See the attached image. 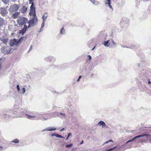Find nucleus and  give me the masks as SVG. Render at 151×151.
<instances>
[{"mask_svg": "<svg viewBox=\"0 0 151 151\" xmlns=\"http://www.w3.org/2000/svg\"><path fill=\"white\" fill-rule=\"evenodd\" d=\"M26 115L27 116V118L28 119L32 120H38L41 119L42 117H43V119H42V121L47 120V119H49L48 117L46 118L44 117L43 116V114L41 113H37L34 116H33L28 115L27 114H26Z\"/></svg>", "mask_w": 151, "mask_h": 151, "instance_id": "f257e3e1", "label": "nucleus"}, {"mask_svg": "<svg viewBox=\"0 0 151 151\" xmlns=\"http://www.w3.org/2000/svg\"><path fill=\"white\" fill-rule=\"evenodd\" d=\"M29 14L30 16H32L33 17L32 19L30 18L29 21H28L27 23H29L32 24V26H34L37 21L35 11V12H33L32 11H30Z\"/></svg>", "mask_w": 151, "mask_h": 151, "instance_id": "f03ea898", "label": "nucleus"}, {"mask_svg": "<svg viewBox=\"0 0 151 151\" xmlns=\"http://www.w3.org/2000/svg\"><path fill=\"white\" fill-rule=\"evenodd\" d=\"M28 21V19L27 18L24 17H20L19 19L17 20V22L18 24L20 25H23L26 24V23Z\"/></svg>", "mask_w": 151, "mask_h": 151, "instance_id": "7ed1b4c3", "label": "nucleus"}, {"mask_svg": "<svg viewBox=\"0 0 151 151\" xmlns=\"http://www.w3.org/2000/svg\"><path fill=\"white\" fill-rule=\"evenodd\" d=\"M19 9V6L16 4H14L10 6L9 10V12H12L17 11Z\"/></svg>", "mask_w": 151, "mask_h": 151, "instance_id": "20e7f679", "label": "nucleus"}, {"mask_svg": "<svg viewBox=\"0 0 151 151\" xmlns=\"http://www.w3.org/2000/svg\"><path fill=\"white\" fill-rule=\"evenodd\" d=\"M107 37V34L104 31L101 32L98 36L99 38L102 40H106V38Z\"/></svg>", "mask_w": 151, "mask_h": 151, "instance_id": "39448f33", "label": "nucleus"}, {"mask_svg": "<svg viewBox=\"0 0 151 151\" xmlns=\"http://www.w3.org/2000/svg\"><path fill=\"white\" fill-rule=\"evenodd\" d=\"M0 14L2 16H6V15L8 14V12L7 9L4 7H0Z\"/></svg>", "mask_w": 151, "mask_h": 151, "instance_id": "423d86ee", "label": "nucleus"}, {"mask_svg": "<svg viewBox=\"0 0 151 151\" xmlns=\"http://www.w3.org/2000/svg\"><path fill=\"white\" fill-rule=\"evenodd\" d=\"M9 47H2L1 49V52L4 54H8L9 52Z\"/></svg>", "mask_w": 151, "mask_h": 151, "instance_id": "0eeeda50", "label": "nucleus"}, {"mask_svg": "<svg viewBox=\"0 0 151 151\" xmlns=\"http://www.w3.org/2000/svg\"><path fill=\"white\" fill-rule=\"evenodd\" d=\"M44 60L47 62L54 61L55 60V58L52 56H49L46 57Z\"/></svg>", "mask_w": 151, "mask_h": 151, "instance_id": "6e6552de", "label": "nucleus"}, {"mask_svg": "<svg viewBox=\"0 0 151 151\" xmlns=\"http://www.w3.org/2000/svg\"><path fill=\"white\" fill-rule=\"evenodd\" d=\"M151 135L148 134H140L137 136H136L134 137L133 138H132V139L133 141L135 140L137 138H140L144 137H147V136H150Z\"/></svg>", "mask_w": 151, "mask_h": 151, "instance_id": "1a4fd4ad", "label": "nucleus"}, {"mask_svg": "<svg viewBox=\"0 0 151 151\" xmlns=\"http://www.w3.org/2000/svg\"><path fill=\"white\" fill-rule=\"evenodd\" d=\"M27 27L26 24H24V27L22 29L19 31V33L22 34V35H23L27 31Z\"/></svg>", "mask_w": 151, "mask_h": 151, "instance_id": "9d476101", "label": "nucleus"}, {"mask_svg": "<svg viewBox=\"0 0 151 151\" xmlns=\"http://www.w3.org/2000/svg\"><path fill=\"white\" fill-rule=\"evenodd\" d=\"M33 1V0H29V4H31L30 7V11H32L33 12H35V8L34 6Z\"/></svg>", "mask_w": 151, "mask_h": 151, "instance_id": "9b49d317", "label": "nucleus"}, {"mask_svg": "<svg viewBox=\"0 0 151 151\" xmlns=\"http://www.w3.org/2000/svg\"><path fill=\"white\" fill-rule=\"evenodd\" d=\"M26 40V37H21L18 41L17 40V46H18L23 41Z\"/></svg>", "mask_w": 151, "mask_h": 151, "instance_id": "f8f14e48", "label": "nucleus"}, {"mask_svg": "<svg viewBox=\"0 0 151 151\" xmlns=\"http://www.w3.org/2000/svg\"><path fill=\"white\" fill-rule=\"evenodd\" d=\"M56 129V128L54 127H49L44 129L42 130V132H44L45 131H52L55 130Z\"/></svg>", "mask_w": 151, "mask_h": 151, "instance_id": "ddd939ff", "label": "nucleus"}, {"mask_svg": "<svg viewBox=\"0 0 151 151\" xmlns=\"http://www.w3.org/2000/svg\"><path fill=\"white\" fill-rule=\"evenodd\" d=\"M17 40L14 39L10 41V46L11 47H13L14 45H15L17 46Z\"/></svg>", "mask_w": 151, "mask_h": 151, "instance_id": "4468645a", "label": "nucleus"}, {"mask_svg": "<svg viewBox=\"0 0 151 151\" xmlns=\"http://www.w3.org/2000/svg\"><path fill=\"white\" fill-rule=\"evenodd\" d=\"M27 10V8L25 6H23L19 9V11L22 13H25Z\"/></svg>", "mask_w": 151, "mask_h": 151, "instance_id": "2eb2a0df", "label": "nucleus"}, {"mask_svg": "<svg viewBox=\"0 0 151 151\" xmlns=\"http://www.w3.org/2000/svg\"><path fill=\"white\" fill-rule=\"evenodd\" d=\"M20 15V12H16L12 14V17L13 19H15L18 18Z\"/></svg>", "mask_w": 151, "mask_h": 151, "instance_id": "dca6fc26", "label": "nucleus"}, {"mask_svg": "<svg viewBox=\"0 0 151 151\" xmlns=\"http://www.w3.org/2000/svg\"><path fill=\"white\" fill-rule=\"evenodd\" d=\"M55 115L53 116V117H55L56 116H60V115H62V116L61 117L63 116L64 117H66V115L65 114H63L61 113H55Z\"/></svg>", "mask_w": 151, "mask_h": 151, "instance_id": "f3484780", "label": "nucleus"}, {"mask_svg": "<svg viewBox=\"0 0 151 151\" xmlns=\"http://www.w3.org/2000/svg\"><path fill=\"white\" fill-rule=\"evenodd\" d=\"M48 17L47 14V12L45 13L43 15L42 17V21H45Z\"/></svg>", "mask_w": 151, "mask_h": 151, "instance_id": "a211bd4d", "label": "nucleus"}, {"mask_svg": "<svg viewBox=\"0 0 151 151\" xmlns=\"http://www.w3.org/2000/svg\"><path fill=\"white\" fill-rule=\"evenodd\" d=\"M109 40L105 41L104 42V43L103 44L106 47H109V46L110 43H111V42H109Z\"/></svg>", "mask_w": 151, "mask_h": 151, "instance_id": "6ab92c4d", "label": "nucleus"}, {"mask_svg": "<svg viewBox=\"0 0 151 151\" xmlns=\"http://www.w3.org/2000/svg\"><path fill=\"white\" fill-rule=\"evenodd\" d=\"M60 34L61 35H65V30L63 27L61 28L60 32Z\"/></svg>", "mask_w": 151, "mask_h": 151, "instance_id": "aec40b11", "label": "nucleus"}, {"mask_svg": "<svg viewBox=\"0 0 151 151\" xmlns=\"http://www.w3.org/2000/svg\"><path fill=\"white\" fill-rule=\"evenodd\" d=\"M98 124L101 125L103 127H105L106 125V124L104 122L101 121L99 122Z\"/></svg>", "mask_w": 151, "mask_h": 151, "instance_id": "412c9836", "label": "nucleus"}, {"mask_svg": "<svg viewBox=\"0 0 151 151\" xmlns=\"http://www.w3.org/2000/svg\"><path fill=\"white\" fill-rule=\"evenodd\" d=\"M4 20L2 18L0 17V27L4 24Z\"/></svg>", "mask_w": 151, "mask_h": 151, "instance_id": "4be33fe9", "label": "nucleus"}, {"mask_svg": "<svg viewBox=\"0 0 151 151\" xmlns=\"http://www.w3.org/2000/svg\"><path fill=\"white\" fill-rule=\"evenodd\" d=\"M122 47H126V48H132V49H134L136 48L135 46L134 45H132L130 47H127L126 46H124V47H123V46H122Z\"/></svg>", "mask_w": 151, "mask_h": 151, "instance_id": "5701e85b", "label": "nucleus"}, {"mask_svg": "<svg viewBox=\"0 0 151 151\" xmlns=\"http://www.w3.org/2000/svg\"><path fill=\"white\" fill-rule=\"evenodd\" d=\"M26 111L25 110H24L20 112V113L22 114V116H20L21 117H23L24 116V114L26 115V114H27L26 113Z\"/></svg>", "mask_w": 151, "mask_h": 151, "instance_id": "b1692460", "label": "nucleus"}, {"mask_svg": "<svg viewBox=\"0 0 151 151\" xmlns=\"http://www.w3.org/2000/svg\"><path fill=\"white\" fill-rule=\"evenodd\" d=\"M105 4H107L108 6L110 8H111V9L112 10V11L113 10V9L112 8V7L111 6L110 4H111V2H108V3L105 2Z\"/></svg>", "mask_w": 151, "mask_h": 151, "instance_id": "393cba45", "label": "nucleus"}, {"mask_svg": "<svg viewBox=\"0 0 151 151\" xmlns=\"http://www.w3.org/2000/svg\"><path fill=\"white\" fill-rule=\"evenodd\" d=\"M110 42H111L110 43L112 44V46H115L116 45V44L115 43V42L113 40L111 39L110 41Z\"/></svg>", "mask_w": 151, "mask_h": 151, "instance_id": "a878e982", "label": "nucleus"}, {"mask_svg": "<svg viewBox=\"0 0 151 151\" xmlns=\"http://www.w3.org/2000/svg\"><path fill=\"white\" fill-rule=\"evenodd\" d=\"M10 0H2L3 2L5 4H7L9 1Z\"/></svg>", "mask_w": 151, "mask_h": 151, "instance_id": "bb28decb", "label": "nucleus"}, {"mask_svg": "<svg viewBox=\"0 0 151 151\" xmlns=\"http://www.w3.org/2000/svg\"><path fill=\"white\" fill-rule=\"evenodd\" d=\"M11 142H13L15 143H18L19 142V140L18 139H16L13 140Z\"/></svg>", "mask_w": 151, "mask_h": 151, "instance_id": "cd10ccee", "label": "nucleus"}, {"mask_svg": "<svg viewBox=\"0 0 151 151\" xmlns=\"http://www.w3.org/2000/svg\"><path fill=\"white\" fill-rule=\"evenodd\" d=\"M116 147H117V146H115L114 147H113V148H111L107 150H106V151H110L113 150L115 149V148H116Z\"/></svg>", "mask_w": 151, "mask_h": 151, "instance_id": "c85d7f7f", "label": "nucleus"}, {"mask_svg": "<svg viewBox=\"0 0 151 151\" xmlns=\"http://www.w3.org/2000/svg\"><path fill=\"white\" fill-rule=\"evenodd\" d=\"M55 136L56 137H59V138H64L61 135H59L58 134H56Z\"/></svg>", "mask_w": 151, "mask_h": 151, "instance_id": "c756f323", "label": "nucleus"}, {"mask_svg": "<svg viewBox=\"0 0 151 151\" xmlns=\"http://www.w3.org/2000/svg\"><path fill=\"white\" fill-rule=\"evenodd\" d=\"M2 41L5 44H6L8 42V40L7 39H4L2 40Z\"/></svg>", "mask_w": 151, "mask_h": 151, "instance_id": "7c9ffc66", "label": "nucleus"}, {"mask_svg": "<svg viewBox=\"0 0 151 151\" xmlns=\"http://www.w3.org/2000/svg\"><path fill=\"white\" fill-rule=\"evenodd\" d=\"M73 145L72 144H70L69 145H66V147L67 148H69L71 147Z\"/></svg>", "mask_w": 151, "mask_h": 151, "instance_id": "2f4dec72", "label": "nucleus"}, {"mask_svg": "<svg viewBox=\"0 0 151 151\" xmlns=\"http://www.w3.org/2000/svg\"><path fill=\"white\" fill-rule=\"evenodd\" d=\"M21 91H22V93L23 94L24 93H25V88L24 87H23L22 88V89Z\"/></svg>", "mask_w": 151, "mask_h": 151, "instance_id": "473e14b6", "label": "nucleus"}, {"mask_svg": "<svg viewBox=\"0 0 151 151\" xmlns=\"http://www.w3.org/2000/svg\"><path fill=\"white\" fill-rule=\"evenodd\" d=\"M113 142V141H112V140H111V139H110V140H108L105 142L104 143V144H107V143H109V142Z\"/></svg>", "mask_w": 151, "mask_h": 151, "instance_id": "72a5a7b5", "label": "nucleus"}, {"mask_svg": "<svg viewBox=\"0 0 151 151\" xmlns=\"http://www.w3.org/2000/svg\"><path fill=\"white\" fill-rule=\"evenodd\" d=\"M45 21H42V22L41 24V27H42V28H43L45 26Z\"/></svg>", "mask_w": 151, "mask_h": 151, "instance_id": "f704fd0d", "label": "nucleus"}, {"mask_svg": "<svg viewBox=\"0 0 151 151\" xmlns=\"http://www.w3.org/2000/svg\"><path fill=\"white\" fill-rule=\"evenodd\" d=\"M122 19L123 21H124L125 20V19L127 20V22H126V23L127 24H128V23H129V20L128 19H127L126 18H123Z\"/></svg>", "mask_w": 151, "mask_h": 151, "instance_id": "c9c22d12", "label": "nucleus"}, {"mask_svg": "<svg viewBox=\"0 0 151 151\" xmlns=\"http://www.w3.org/2000/svg\"><path fill=\"white\" fill-rule=\"evenodd\" d=\"M27 23L29 24V25H28V28H30L31 27H33V26H32V24H30L29 23Z\"/></svg>", "mask_w": 151, "mask_h": 151, "instance_id": "e433bc0d", "label": "nucleus"}, {"mask_svg": "<svg viewBox=\"0 0 151 151\" xmlns=\"http://www.w3.org/2000/svg\"><path fill=\"white\" fill-rule=\"evenodd\" d=\"M17 88L19 92L20 91V88L19 85H17Z\"/></svg>", "mask_w": 151, "mask_h": 151, "instance_id": "4c0bfd02", "label": "nucleus"}, {"mask_svg": "<svg viewBox=\"0 0 151 151\" xmlns=\"http://www.w3.org/2000/svg\"><path fill=\"white\" fill-rule=\"evenodd\" d=\"M87 57H88V58L89 60H91V56L90 55H88L87 56Z\"/></svg>", "mask_w": 151, "mask_h": 151, "instance_id": "58836bf2", "label": "nucleus"}, {"mask_svg": "<svg viewBox=\"0 0 151 151\" xmlns=\"http://www.w3.org/2000/svg\"><path fill=\"white\" fill-rule=\"evenodd\" d=\"M132 141H133L132 140V139H131V140H129L127 141L126 142V143L127 144V143H128L129 142H132Z\"/></svg>", "mask_w": 151, "mask_h": 151, "instance_id": "ea45409f", "label": "nucleus"}, {"mask_svg": "<svg viewBox=\"0 0 151 151\" xmlns=\"http://www.w3.org/2000/svg\"><path fill=\"white\" fill-rule=\"evenodd\" d=\"M68 137H69L71 136V133H69L68 134Z\"/></svg>", "mask_w": 151, "mask_h": 151, "instance_id": "a19ab883", "label": "nucleus"}, {"mask_svg": "<svg viewBox=\"0 0 151 151\" xmlns=\"http://www.w3.org/2000/svg\"><path fill=\"white\" fill-rule=\"evenodd\" d=\"M43 30V28H42V27H41V28L39 31V32H41Z\"/></svg>", "mask_w": 151, "mask_h": 151, "instance_id": "79ce46f5", "label": "nucleus"}, {"mask_svg": "<svg viewBox=\"0 0 151 151\" xmlns=\"http://www.w3.org/2000/svg\"><path fill=\"white\" fill-rule=\"evenodd\" d=\"M3 147L1 146H0V150L2 151L3 150Z\"/></svg>", "mask_w": 151, "mask_h": 151, "instance_id": "37998d69", "label": "nucleus"}, {"mask_svg": "<svg viewBox=\"0 0 151 151\" xmlns=\"http://www.w3.org/2000/svg\"><path fill=\"white\" fill-rule=\"evenodd\" d=\"M32 49V46L31 45V47H30V48H29V51H30V50H31Z\"/></svg>", "mask_w": 151, "mask_h": 151, "instance_id": "c03bdc74", "label": "nucleus"}, {"mask_svg": "<svg viewBox=\"0 0 151 151\" xmlns=\"http://www.w3.org/2000/svg\"><path fill=\"white\" fill-rule=\"evenodd\" d=\"M64 128H63L60 130V132H62L64 130Z\"/></svg>", "mask_w": 151, "mask_h": 151, "instance_id": "a18cd8bd", "label": "nucleus"}, {"mask_svg": "<svg viewBox=\"0 0 151 151\" xmlns=\"http://www.w3.org/2000/svg\"><path fill=\"white\" fill-rule=\"evenodd\" d=\"M56 134L55 133H54V134H52L51 135V136H55V135H56Z\"/></svg>", "mask_w": 151, "mask_h": 151, "instance_id": "49530a36", "label": "nucleus"}, {"mask_svg": "<svg viewBox=\"0 0 151 151\" xmlns=\"http://www.w3.org/2000/svg\"><path fill=\"white\" fill-rule=\"evenodd\" d=\"M151 83V82L150 81V80H149L148 81V83L149 84H150Z\"/></svg>", "mask_w": 151, "mask_h": 151, "instance_id": "de8ad7c7", "label": "nucleus"}, {"mask_svg": "<svg viewBox=\"0 0 151 151\" xmlns=\"http://www.w3.org/2000/svg\"><path fill=\"white\" fill-rule=\"evenodd\" d=\"M83 143V141L82 140L80 143V144H82Z\"/></svg>", "mask_w": 151, "mask_h": 151, "instance_id": "09e8293b", "label": "nucleus"}, {"mask_svg": "<svg viewBox=\"0 0 151 151\" xmlns=\"http://www.w3.org/2000/svg\"><path fill=\"white\" fill-rule=\"evenodd\" d=\"M81 77H82V76H79L78 78H79V79H80L81 78Z\"/></svg>", "mask_w": 151, "mask_h": 151, "instance_id": "8fccbe9b", "label": "nucleus"}, {"mask_svg": "<svg viewBox=\"0 0 151 151\" xmlns=\"http://www.w3.org/2000/svg\"><path fill=\"white\" fill-rule=\"evenodd\" d=\"M79 80H80V79H79V78H78V79H77V82H78L79 81Z\"/></svg>", "mask_w": 151, "mask_h": 151, "instance_id": "3c124183", "label": "nucleus"}, {"mask_svg": "<svg viewBox=\"0 0 151 151\" xmlns=\"http://www.w3.org/2000/svg\"><path fill=\"white\" fill-rule=\"evenodd\" d=\"M107 1L108 2H111V0H107Z\"/></svg>", "mask_w": 151, "mask_h": 151, "instance_id": "603ef678", "label": "nucleus"}, {"mask_svg": "<svg viewBox=\"0 0 151 151\" xmlns=\"http://www.w3.org/2000/svg\"><path fill=\"white\" fill-rule=\"evenodd\" d=\"M144 1H148V0H143Z\"/></svg>", "mask_w": 151, "mask_h": 151, "instance_id": "864d4df0", "label": "nucleus"}, {"mask_svg": "<svg viewBox=\"0 0 151 151\" xmlns=\"http://www.w3.org/2000/svg\"><path fill=\"white\" fill-rule=\"evenodd\" d=\"M6 115H7L6 114H5V116H4V117H5L6 118V117L5 116H6Z\"/></svg>", "mask_w": 151, "mask_h": 151, "instance_id": "5fc2aeb1", "label": "nucleus"}, {"mask_svg": "<svg viewBox=\"0 0 151 151\" xmlns=\"http://www.w3.org/2000/svg\"><path fill=\"white\" fill-rule=\"evenodd\" d=\"M16 0H12V1L13 2L15 1Z\"/></svg>", "mask_w": 151, "mask_h": 151, "instance_id": "6e6d98bb", "label": "nucleus"}, {"mask_svg": "<svg viewBox=\"0 0 151 151\" xmlns=\"http://www.w3.org/2000/svg\"><path fill=\"white\" fill-rule=\"evenodd\" d=\"M68 136L67 137V138H66V140H67L68 139Z\"/></svg>", "mask_w": 151, "mask_h": 151, "instance_id": "4d7b16f0", "label": "nucleus"}, {"mask_svg": "<svg viewBox=\"0 0 151 151\" xmlns=\"http://www.w3.org/2000/svg\"><path fill=\"white\" fill-rule=\"evenodd\" d=\"M148 130H150V131H151V127Z\"/></svg>", "mask_w": 151, "mask_h": 151, "instance_id": "13d9d810", "label": "nucleus"}, {"mask_svg": "<svg viewBox=\"0 0 151 151\" xmlns=\"http://www.w3.org/2000/svg\"><path fill=\"white\" fill-rule=\"evenodd\" d=\"M95 47H94L93 48H92V50H94V49Z\"/></svg>", "mask_w": 151, "mask_h": 151, "instance_id": "bf43d9fd", "label": "nucleus"}, {"mask_svg": "<svg viewBox=\"0 0 151 151\" xmlns=\"http://www.w3.org/2000/svg\"><path fill=\"white\" fill-rule=\"evenodd\" d=\"M149 141L150 142H151V138L150 139Z\"/></svg>", "mask_w": 151, "mask_h": 151, "instance_id": "052dcab7", "label": "nucleus"}, {"mask_svg": "<svg viewBox=\"0 0 151 151\" xmlns=\"http://www.w3.org/2000/svg\"><path fill=\"white\" fill-rule=\"evenodd\" d=\"M141 140L142 141H143V140H142V139H141Z\"/></svg>", "mask_w": 151, "mask_h": 151, "instance_id": "680f3d73", "label": "nucleus"}]
</instances>
